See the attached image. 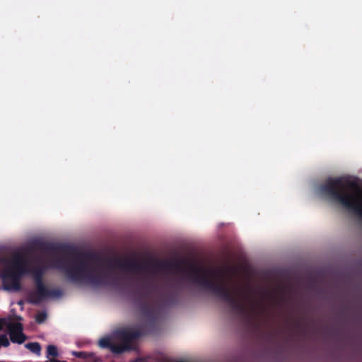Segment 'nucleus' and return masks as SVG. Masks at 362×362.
I'll use <instances>...</instances> for the list:
<instances>
[{
    "label": "nucleus",
    "mask_w": 362,
    "mask_h": 362,
    "mask_svg": "<svg viewBox=\"0 0 362 362\" xmlns=\"http://www.w3.org/2000/svg\"><path fill=\"white\" fill-rule=\"evenodd\" d=\"M152 284L150 283L146 284L141 288L137 290V296L139 300L141 302V310L145 315H148L151 313V308L148 304L146 300L151 298Z\"/></svg>",
    "instance_id": "7"
},
{
    "label": "nucleus",
    "mask_w": 362,
    "mask_h": 362,
    "mask_svg": "<svg viewBox=\"0 0 362 362\" xmlns=\"http://www.w3.org/2000/svg\"><path fill=\"white\" fill-rule=\"evenodd\" d=\"M83 354H84L83 352H76V351L73 352V355H74L77 357H80V358L82 357Z\"/></svg>",
    "instance_id": "16"
},
{
    "label": "nucleus",
    "mask_w": 362,
    "mask_h": 362,
    "mask_svg": "<svg viewBox=\"0 0 362 362\" xmlns=\"http://www.w3.org/2000/svg\"><path fill=\"white\" fill-rule=\"evenodd\" d=\"M34 246L42 252L52 253V267L61 271L69 281L76 284H88L93 287L116 285L118 277L114 273L115 269L132 274L144 273L150 267L155 272L166 274L185 272L179 261H158L148 265L133 259H105L93 252L78 253L66 259L55 255L69 252L71 248L68 245L37 242Z\"/></svg>",
    "instance_id": "1"
},
{
    "label": "nucleus",
    "mask_w": 362,
    "mask_h": 362,
    "mask_svg": "<svg viewBox=\"0 0 362 362\" xmlns=\"http://www.w3.org/2000/svg\"><path fill=\"white\" fill-rule=\"evenodd\" d=\"M112 342L108 338H102L99 341V346L102 348H108L111 350Z\"/></svg>",
    "instance_id": "14"
},
{
    "label": "nucleus",
    "mask_w": 362,
    "mask_h": 362,
    "mask_svg": "<svg viewBox=\"0 0 362 362\" xmlns=\"http://www.w3.org/2000/svg\"><path fill=\"white\" fill-rule=\"evenodd\" d=\"M28 262L22 254L13 256L11 264L1 273L2 287L5 291H18L21 289V278L26 272Z\"/></svg>",
    "instance_id": "3"
},
{
    "label": "nucleus",
    "mask_w": 362,
    "mask_h": 362,
    "mask_svg": "<svg viewBox=\"0 0 362 362\" xmlns=\"http://www.w3.org/2000/svg\"><path fill=\"white\" fill-rule=\"evenodd\" d=\"M59 356L57 347L54 345H48L46 351L47 360L45 362H66V361H59L56 359Z\"/></svg>",
    "instance_id": "9"
},
{
    "label": "nucleus",
    "mask_w": 362,
    "mask_h": 362,
    "mask_svg": "<svg viewBox=\"0 0 362 362\" xmlns=\"http://www.w3.org/2000/svg\"><path fill=\"white\" fill-rule=\"evenodd\" d=\"M25 347L37 356L41 354V346L38 342H29L25 344Z\"/></svg>",
    "instance_id": "11"
},
{
    "label": "nucleus",
    "mask_w": 362,
    "mask_h": 362,
    "mask_svg": "<svg viewBox=\"0 0 362 362\" xmlns=\"http://www.w3.org/2000/svg\"><path fill=\"white\" fill-rule=\"evenodd\" d=\"M132 362H145V361L143 359H141V358H136V359H135L134 361H133Z\"/></svg>",
    "instance_id": "17"
},
{
    "label": "nucleus",
    "mask_w": 362,
    "mask_h": 362,
    "mask_svg": "<svg viewBox=\"0 0 362 362\" xmlns=\"http://www.w3.org/2000/svg\"><path fill=\"white\" fill-rule=\"evenodd\" d=\"M47 317V315L46 312L42 311L39 312L35 315V321L37 324H42L43 323Z\"/></svg>",
    "instance_id": "13"
},
{
    "label": "nucleus",
    "mask_w": 362,
    "mask_h": 362,
    "mask_svg": "<svg viewBox=\"0 0 362 362\" xmlns=\"http://www.w3.org/2000/svg\"><path fill=\"white\" fill-rule=\"evenodd\" d=\"M2 328V324H1V322L0 321V329H1Z\"/></svg>",
    "instance_id": "19"
},
{
    "label": "nucleus",
    "mask_w": 362,
    "mask_h": 362,
    "mask_svg": "<svg viewBox=\"0 0 362 362\" xmlns=\"http://www.w3.org/2000/svg\"><path fill=\"white\" fill-rule=\"evenodd\" d=\"M10 339L13 343L22 344L25 340V336L23 332V325L16 322L8 327Z\"/></svg>",
    "instance_id": "8"
},
{
    "label": "nucleus",
    "mask_w": 362,
    "mask_h": 362,
    "mask_svg": "<svg viewBox=\"0 0 362 362\" xmlns=\"http://www.w3.org/2000/svg\"><path fill=\"white\" fill-rule=\"evenodd\" d=\"M116 336L125 344L132 346V343L141 336V332L137 329L127 327L117 330Z\"/></svg>",
    "instance_id": "6"
},
{
    "label": "nucleus",
    "mask_w": 362,
    "mask_h": 362,
    "mask_svg": "<svg viewBox=\"0 0 362 362\" xmlns=\"http://www.w3.org/2000/svg\"><path fill=\"white\" fill-rule=\"evenodd\" d=\"M183 280V276L166 278L165 285L170 290V292L160 294V298L165 305L173 306L180 302V293L185 288Z\"/></svg>",
    "instance_id": "4"
},
{
    "label": "nucleus",
    "mask_w": 362,
    "mask_h": 362,
    "mask_svg": "<svg viewBox=\"0 0 362 362\" xmlns=\"http://www.w3.org/2000/svg\"><path fill=\"white\" fill-rule=\"evenodd\" d=\"M36 260H37V262H40V261H41V259H40V257H37V258L36 259Z\"/></svg>",
    "instance_id": "18"
},
{
    "label": "nucleus",
    "mask_w": 362,
    "mask_h": 362,
    "mask_svg": "<svg viewBox=\"0 0 362 362\" xmlns=\"http://www.w3.org/2000/svg\"><path fill=\"white\" fill-rule=\"evenodd\" d=\"M62 295L60 289H49L45 284H35V291L28 294V301L31 304L38 305L45 298L60 297Z\"/></svg>",
    "instance_id": "5"
},
{
    "label": "nucleus",
    "mask_w": 362,
    "mask_h": 362,
    "mask_svg": "<svg viewBox=\"0 0 362 362\" xmlns=\"http://www.w3.org/2000/svg\"><path fill=\"white\" fill-rule=\"evenodd\" d=\"M153 291H157V288H153Z\"/></svg>",
    "instance_id": "20"
},
{
    "label": "nucleus",
    "mask_w": 362,
    "mask_h": 362,
    "mask_svg": "<svg viewBox=\"0 0 362 362\" xmlns=\"http://www.w3.org/2000/svg\"><path fill=\"white\" fill-rule=\"evenodd\" d=\"M132 349V346H129L127 344H125L122 341L119 344H112V346L111 347V351L115 354H122L127 351H130Z\"/></svg>",
    "instance_id": "10"
},
{
    "label": "nucleus",
    "mask_w": 362,
    "mask_h": 362,
    "mask_svg": "<svg viewBox=\"0 0 362 362\" xmlns=\"http://www.w3.org/2000/svg\"><path fill=\"white\" fill-rule=\"evenodd\" d=\"M10 344V342L7 338V337L4 334L0 336V346L4 347H7Z\"/></svg>",
    "instance_id": "15"
},
{
    "label": "nucleus",
    "mask_w": 362,
    "mask_h": 362,
    "mask_svg": "<svg viewBox=\"0 0 362 362\" xmlns=\"http://www.w3.org/2000/svg\"><path fill=\"white\" fill-rule=\"evenodd\" d=\"M0 362H6V361H1Z\"/></svg>",
    "instance_id": "21"
},
{
    "label": "nucleus",
    "mask_w": 362,
    "mask_h": 362,
    "mask_svg": "<svg viewBox=\"0 0 362 362\" xmlns=\"http://www.w3.org/2000/svg\"><path fill=\"white\" fill-rule=\"evenodd\" d=\"M221 270H206L192 267L188 272V279L195 285L207 290L226 302L231 311L238 315H244L246 310L242 301L226 286Z\"/></svg>",
    "instance_id": "2"
},
{
    "label": "nucleus",
    "mask_w": 362,
    "mask_h": 362,
    "mask_svg": "<svg viewBox=\"0 0 362 362\" xmlns=\"http://www.w3.org/2000/svg\"><path fill=\"white\" fill-rule=\"evenodd\" d=\"M33 278L35 284L43 283V270L41 268H35L33 271Z\"/></svg>",
    "instance_id": "12"
}]
</instances>
